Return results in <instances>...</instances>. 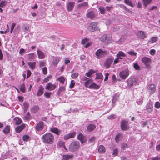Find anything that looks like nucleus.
Returning a JSON list of instances; mask_svg holds the SVG:
<instances>
[{
	"label": "nucleus",
	"mask_w": 160,
	"mask_h": 160,
	"mask_svg": "<svg viewBox=\"0 0 160 160\" xmlns=\"http://www.w3.org/2000/svg\"><path fill=\"white\" fill-rule=\"evenodd\" d=\"M58 80L62 84H63L65 81V78L63 76H61L58 78Z\"/></svg>",
	"instance_id": "ea45409f"
},
{
	"label": "nucleus",
	"mask_w": 160,
	"mask_h": 160,
	"mask_svg": "<svg viewBox=\"0 0 160 160\" xmlns=\"http://www.w3.org/2000/svg\"><path fill=\"white\" fill-rule=\"evenodd\" d=\"M103 78V76L101 73H98L96 74V79L102 80Z\"/></svg>",
	"instance_id": "4c0bfd02"
},
{
	"label": "nucleus",
	"mask_w": 160,
	"mask_h": 160,
	"mask_svg": "<svg viewBox=\"0 0 160 160\" xmlns=\"http://www.w3.org/2000/svg\"><path fill=\"white\" fill-rule=\"evenodd\" d=\"M148 92L151 94L153 93L156 90V87L154 84H150L148 86Z\"/></svg>",
	"instance_id": "f8f14e48"
},
{
	"label": "nucleus",
	"mask_w": 160,
	"mask_h": 160,
	"mask_svg": "<svg viewBox=\"0 0 160 160\" xmlns=\"http://www.w3.org/2000/svg\"><path fill=\"white\" fill-rule=\"evenodd\" d=\"M23 140L24 141H27L29 138V137L28 135H25L22 137Z\"/></svg>",
	"instance_id": "680f3d73"
},
{
	"label": "nucleus",
	"mask_w": 160,
	"mask_h": 160,
	"mask_svg": "<svg viewBox=\"0 0 160 160\" xmlns=\"http://www.w3.org/2000/svg\"><path fill=\"white\" fill-rule=\"evenodd\" d=\"M47 68L46 67H44L42 69V71L43 72V74H47Z\"/></svg>",
	"instance_id": "0e129e2a"
},
{
	"label": "nucleus",
	"mask_w": 160,
	"mask_h": 160,
	"mask_svg": "<svg viewBox=\"0 0 160 160\" xmlns=\"http://www.w3.org/2000/svg\"><path fill=\"white\" fill-rule=\"evenodd\" d=\"M142 61L146 67L150 66L151 62V59L147 57H144L142 58Z\"/></svg>",
	"instance_id": "1a4fd4ad"
},
{
	"label": "nucleus",
	"mask_w": 160,
	"mask_h": 160,
	"mask_svg": "<svg viewBox=\"0 0 160 160\" xmlns=\"http://www.w3.org/2000/svg\"><path fill=\"white\" fill-rule=\"evenodd\" d=\"M73 157L72 155H65L62 156V160H68Z\"/></svg>",
	"instance_id": "a878e982"
},
{
	"label": "nucleus",
	"mask_w": 160,
	"mask_h": 160,
	"mask_svg": "<svg viewBox=\"0 0 160 160\" xmlns=\"http://www.w3.org/2000/svg\"><path fill=\"white\" fill-rule=\"evenodd\" d=\"M76 134V132H73L69 133L68 134V135L69 136V137L70 138H73L75 135Z\"/></svg>",
	"instance_id": "a19ab883"
},
{
	"label": "nucleus",
	"mask_w": 160,
	"mask_h": 160,
	"mask_svg": "<svg viewBox=\"0 0 160 160\" xmlns=\"http://www.w3.org/2000/svg\"><path fill=\"white\" fill-rule=\"evenodd\" d=\"M51 77V75L48 76L46 78L44 79V81L46 82L49 81V79Z\"/></svg>",
	"instance_id": "69168bd1"
},
{
	"label": "nucleus",
	"mask_w": 160,
	"mask_h": 160,
	"mask_svg": "<svg viewBox=\"0 0 160 160\" xmlns=\"http://www.w3.org/2000/svg\"><path fill=\"white\" fill-rule=\"evenodd\" d=\"M143 101V99L142 98H140L138 100H137V102L138 104H141Z\"/></svg>",
	"instance_id": "e2e57ef3"
},
{
	"label": "nucleus",
	"mask_w": 160,
	"mask_h": 160,
	"mask_svg": "<svg viewBox=\"0 0 160 160\" xmlns=\"http://www.w3.org/2000/svg\"><path fill=\"white\" fill-rule=\"evenodd\" d=\"M121 128L122 130H128L129 128L128 122L125 120H122L121 122Z\"/></svg>",
	"instance_id": "0eeeda50"
},
{
	"label": "nucleus",
	"mask_w": 160,
	"mask_h": 160,
	"mask_svg": "<svg viewBox=\"0 0 160 160\" xmlns=\"http://www.w3.org/2000/svg\"><path fill=\"white\" fill-rule=\"evenodd\" d=\"M64 144V142L62 141H59L58 142V145L60 147H63L65 149H66Z\"/></svg>",
	"instance_id": "58836bf2"
},
{
	"label": "nucleus",
	"mask_w": 160,
	"mask_h": 160,
	"mask_svg": "<svg viewBox=\"0 0 160 160\" xmlns=\"http://www.w3.org/2000/svg\"><path fill=\"white\" fill-rule=\"evenodd\" d=\"M87 16L88 18L91 19H93L95 17V15L93 12H90L87 14Z\"/></svg>",
	"instance_id": "393cba45"
},
{
	"label": "nucleus",
	"mask_w": 160,
	"mask_h": 160,
	"mask_svg": "<svg viewBox=\"0 0 160 160\" xmlns=\"http://www.w3.org/2000/svg\"><path fill=\"white\" fill-rule=\"evenodd\" d=\"M89 88H92L96 89H98L99 88V86L96 84L94 82H92L89 87Z\"/></svg>",
	"instance_id": "cd10ccee"
},
{
	"label": "nucleus",
	"mask_w": 160,
	"mask_h": 160,
	"mask_svg": "<svg viewBox=\"0 0 160 160\" xmlns=\"http://www.w3.org/2000/svg\"><path fill=\"white\" fill-rule=\"evenodd\" d=\"M75 85V82L73 80H72L71 81V83L69 85V87L72 88L74 87Z\"/></svg>",
	"instance_id": "bf43d9fd"
},
{
	"label": "nucleus",
	"mask_w": 160,
	"mask_h": 160,
	"mask_svg": "<svg viewBox=\"0 0 160 160\" xmlns=\"http://www.w3.org/2000/svg\"><path fill=\"white\" fill-rule=\"evenodd\" d=\"M100 40L102 42H105L109 43L111 41L112 38L110 35L105 34L101 37Z\"/></svg>",
	"instance_id": "20e7f679"
},
{
	"label": "nucleus",
	"mask_w": 160,
	"mask_h": 160,
	"mask_svg": "<svg viewBox=\"0 0 160 160\" xmlns=\"http://www.w3.org/2000/svg\"><path fill=\"white\" fill-rule=\"evenodd\" d=\"M30 114L29 112H28L27 114L24 116V119L25 120H28L30 118Z\"/></svg>",
	"instance_id": "de8ad7c7"
},
{
	"label": "nucleus",
	"mask_w": 160,
	"mask_h": 160,
	"mask_svg": "<svg viewBox=\"0 0 160 160\" xmlns=\"http://www.w3.org/2000/svg\"><path fill=\"white\" fill-rule=\"evenodd\" d=\"M146 109L149 112H152L153 110L152 104L150 103H148L146 106Z\"/></svg>",
	"instance_id": "a211bd4d"
},
{
	"label": "nucleus",
	"mask_w": 160,
	"mask_h": 160,
	"mask_svg": "<svg viewBox=\"0 0 160 160\" xmlns=\"http://www.w3.org/2000/svg\"><path fill=\"white\" fill-rule=\"evenodd\" d=\"M79 74L78 73L76 72L72 74L71 75V77L73 79L76 78L78 76Z\"/></svg>",
	"instance_id": "864d4df0"
},
{
	"label": "nucleus",
	"mask_w": 160,
	"mask_h": 160,
	"mask_svg": "<svg viewBox=\"0 0 160 160\" xmlns=\"http://www.w3.org/2000/svg\"><path fill=\"white\" fill-rule=\"evenodd\" d=\"M99 10L101 13L104 14L106 10V8L102 7H100L99 8Z\"/></svg>",
	"instance_id": "603ef678"
},
{
	"label": "nucleus",
	"mask_w": 160,
	"mask_h": 160,
	"mask_svg": "<svg viewBox=\"0 0 160 160\" xmlns=\"http://www.w3.org/2000/svg\"><path fill=\"white\" fill-rule=\"evenodd\" d=\"M28 58L29 59H33L34 58V54L33 53L28 54Z\"/></svg>",
	"instance_id": "5fc2aeb1"
},
{
	"label": "nucleus",
	"mask_w": 160,
	"mask_h": 160,
	"mask_svg": "<svg viewBox=\"0 0 160 160\" xmlns=\"http://www.w3.org/2000/svg\"><path fill=\"white\" fill-rule=\"evenodd\" d=\"M157 40V38L156 37H153L148 41V42L150 43H152L155 42Z\"/></svg>",
	"instance_id": "c03bdc74"
},
{
	"label": "nucleus",
	"mask_w": 160,
	"mask_h": 160,
	"mask_svg": "<svg viewBox=\"0 0 160 160\" xmlns=\"http://www.w3.org/2000/svg\"><path fill=\"white\" fill-rule=\"evenodd\" d=\"M94 71L93 70L90 69L88 71V72L86 73V75L88 77H90L91 75L94 73Z\"/></svg>",
	"instance_id": "c9c22d12"
},
{
	"label": "nucleus",
	"mask_w": 160,
	"mask_h": 160,
	"mask_svg": "<svg viewBox=\"0 0 160 160\" xmlns=\"http://www.w3.org/2000/svg\"><path fill=\"white\" fill-rule=\"evenodd\" d=\"M10 126L8 125L3 130V132L5 134H7L10 132Z\"/></svg>",
	"instance_id": "c756f323"
},
{
	"label": "nucleus",
	"mask_w": 160,
	"mask_h": 160,
	"mask_svg": "<svg viewBox=\"0 0 160 160\" xmlns=\"http://www.w3.org/2000/svg\"><path fill=\"white\" fill-rule=\"evenodd\" d=\"M39 109V108L38 106H34L31 108V112H32L33 113H35L37 112Z\"/></svg>",
	"instance_id": "b1692460"
},
{
	"label": "nucleus",
	"mask_w": 160,
	"mask_h": 160,
	"mask_svg": "<svg viewBox=\"0 0 160 160\" xmlns=\"http://www.w3.org/2000/svg\"><path fill=\"white\" fill-rule=\"evenodd\" d=\"M107 118L108 119H111L116 118V116L115 114H113L108 116L107 117Z\"/></svg>",
	"instance_id": "09e8293b"
},
{
	"label": "nucleus",
	"mask_w": 160,
	"mask_h": 160,
	"mask_svg": "<svg viewBox=\"0 0 160 160\" xmlns=\"http://www.w3.org/2000/svg\"><path fill=\"white\" fill-rule=\"evenodd\" d=\"M152 160H160V157H156L151 158Z\"/></svg>",
	"instance_id": "774afa93"
},
{
	"label": "nucleus",
	"mask_w": 160,
	"mask_h": 160,
	"mask_svg": "<svg viewBox=\"0 0 160 160\" xmlns=\"http://www.w3.org/2000/svg\"><path fill=\"white\" fill-rule=\"evenodd\" d=\"M77 138L78 139L80 140L82 143L85 142L86 141L85 137L81 133H79L77 136Z\"/></svg>",
	"instance_id": "dca6fc26"
},
{
	"label": "nucleus",
	"mask_w": 160,
	"mask_h": 160,
	"mask_svg": "<svg viewBox=\"0 0 160 160\" xmlns=\"http://www.w3.org/2000/svg\"><path fill=\"white\" fill-rule=\"evenodd\" d=\"M76 134V132H73L69 133L68 134V135L69 136V137L70 138H73L75 135Z\"/></svg>",
	"instance_id": "79ce46f5"
},
{
	"label": "nucleus",
	"mask_w": 160,
	"mask_h": 160,
	"mask_svg": "<svg viewBox=\"0 0 160 160\" xmlns=\"http://www.w3.org/2000/svg\"><path fill=\"white\" fill-rule=\"evenodd\" d=\"M51 94V92H45L44 93V95L47 98H50Z\"/></svg>",
	"instance_id": "6e6d98bb"
},
{
	"label": "nucleus",
	"mask_w": 160,
	"mask_h": 160,
	"mask_svg": "<svg viewBox=\"0 0 160 160\" xmlns=\"http://www.w3.org/2000/svg\"><path fill=\"white\" fill-rule=\"evenodd\" d=\"M121 136V134L120 133L117 134L115 137V140L117 142H118L119 141L120 138Z\"/></svg>",
	"instance_id": "8fccbe9b"
},
{
	"label": "nucleus",
	"mask_w": 160,
	"mask_h": 160,
	"mask_svg": "<svg viewBox=\"0 0 160 160\" xmlns=\"http://www.w3.org/2000/svg\"><path fill=\"white\" fill-rule=\"evenodd\" d=\"M14 123L16 125L19 124L22 122L21 119L18 117H16L14 118Z\"/></svg>",
	"instance_id": "5701e85b"
},
{
	"label": "nucleus",
	"mask_w": 160,
	"mask_h": 160,
	"mask_svg": "<svg viewBox=\"0 0 160 160\" xmlns=\"http://www.w3.org/2000/svg\"><path fill=\"white\" fill-rule=\"evenodd\" d=\"M138 36L141 39H142L146 37L145 32L142 31H139L138 33Z\"/></svg>",
	"instance_id": "412c9836"
},
{
	"label": "nucleus",
	"mask_w": 160,
	"mask_h": 160,
	"mask_svg": "<svg viewBox=\"0 0 160 160\" xmlns=\"http://www.w3.org/2000/svg\"><path fill=\"white\" fill-rule=\"evenodd\" d=\"M124 2L126 4L131 7H133L134 6V5H133L132 2L130 0H125Z\"/></svg>",
	"instance_id": "e433bc0d"
},
{
	"label": "nucleus",
	"mask_w": 160,
	"mask_h": 160,
	"mask_svg": "<svg viewBox=\"0 0 160 160\" xmlns=\"http://www.w3.org/2000/svg\"><path fill=\"white\" fill-rule=\"evenodd\" d=\"M66 89L65 87H61L58 89L57 92V94L59 95L61 92H64L65 91Z\"/></svg>",
	"instance_id": "7c9ffc66"
},
{
	"label": "nucleus",
	"mask_w": 160,
	"mask_h": 160,
	"mask_svg": "<svg viewBox=\"0 0 160 160\" xmlns=\"http://www.w3.org/2000/svg\"><path fill=\"white\" fill-rule=\"evenodd\" d=\"M44 88L42 87H40L38 90L37 95L39 96L42 95L43 93Z\"/></svg>",
	"instance_id": "c85d7f7f"
},
{
	"label": "nucleus",
	"mask_w": 160,
	"mask_h": 160,
	"mask_svg": "<svg viewBox=\"0 0 160 160\" xmlns=\"http://www.w3.org/2000/svg\"><path fill=\"white\" fill-rule=\"evenodd\" d=\"M92 82L91 79L89 78H88V79H87V81L85 82L84 85L86 87H88V85L89 83H91Z\"/></svg>",
	"instance_id": "37998d69"
},
{
	"label": "nucleus",
	"mask_w": 160,
	"mask_h": 160,
	"mask_svg": "<svg viewBox=\"0 0 160 160\" xmlns=\"http://www.w3.org/2000/svg\"><path fill=\"white\" fill-rule=\"evenodd\" d=\"M50 131L58 135H60L61 132V130H59L58 128L55 127L50 128Z\"/></svg>",
	"instance_id": "f3484780"
},
{
	"label": "nucleus",
	"mask_w": 160,
	"mask_h": 160,
	"mask_svg": "<svg viewBox=\"0 0 160 160\" xmlns=\"http://www.w3.org/2000/svg\"><path fill=\"white\" fill-rule=\"evenodd\" d=\"M116 56L119 58L120 59H122V58L121 57H125L126 56L125 54L122 51H119L118 53L116 55Z\"/></svg>",
	"instance_id": "bb28decb"
},
{
	"label": "nucleus",
	"mask_w": 160,
	"mask_h": 160,
	"mask_svg": "<svg viewBox=\"0 0 160 160\" xmlns=\"http://www.w3.org/2000/svg\"><path fill=\"white\" fill-rule=\"evenodd\" d=\"M113 61V59L109 58L107 59L104 63V66L107 68H108L110 67Z\"/></svg>",
	"instance_id": "9d476101"
},
{
	"label": "nucleus",
	"mask_w": 160,
	"mask_h": 160,
	"mask_svg": "<svg viewBox=\"0 0 160 160\" xmlns=\"http://www.w3.org/2000/svg\"><path fill=\"white\" fill-rule=\"evenodd\" d=\"M25 125L23 124L19 126H18L15 128V130L17 132H21L24 128Z\"/></svg>",
	"instance_id": "6ab92c4d"
},
{
	"label": "nucleus",
	"mask_w": 160,
	"mask_h": 160,
	"mask_svg": "<svg viewBox=\"0 0 160 160\" xmlns=\"http://www.w3.org/2000/svg\"><path fill=\"white\" fill-rule=\"evenodd\" d=\"M128 53L130 55L132 56H136L137 53L133 51L128 52Z\"/></svg>",
	"instance_id": "4d7b16f0"
},
{
	"label": "nucleus",
	"mask_w": 160,
	"mask_h": 160,
	"mask_svg": "<svg viewBox=\"0 0 160 160\" xmlns=\"http://www.w3.org/2000/svg\"><path fill=\"white\" fill-rule=\"evenodd\" d=\"M129 74V71L127 69L119 73V76L122 79H125L128 77Z\"/></svg>",
	"instance_id": "39448f33"
},
{
	"label": "nucleus",
	"mask_w": 160,
	"mask_h": 160,
	"mask_svg": "<svg viewBox=\"0 0 160 160\" xmlns=\"http://www.w3.org/2000/svg\"><path fill=\"white\" fill-rule=\"evenodd\" d=\"M97 23L96 22H92L88 26V28L89 31L94 32L98 30Z\"/></svg>",
	"instance_id": "6e6552de"
},
{
	"label": "nucleus",
	"mask_w": 160,
	"mask_h": 160,
	"mask_svg": "<svg viewBox=\"0 0 160 160\" xmlns=\"http://www.w3.org/2000/svg\"><path fill=\"white\" fill-rule=\"evenodd\" d=\"M29 29V27L28 24H24L22 27V29L23 32H26L28 31Z\"/></svg>",
	"instance_id": "473e14b6"
},
{
	"label": "nucleus",
	"mask_w": 160,
	"mask_h": 160,
	"mask_svg": "<svg viewBox=\"0 0 160 160\" xmlns=\"http://www.w3.org/2000/svg\"><path fill=\"white\" fill-rule=\"evenodd\" d=\"M56 88V85L55 84H52L50 82L48 83L45 86V89L50 91L54 90Z\"/></svg>",
	"instance_id": "9b49d317"
},
{
	"label": "nucleus",
	"mask_w": 160,
	"mask_h": 160,
	"mask_svg": "<svg viewBox=\"0 0 160 160\" xmlns=\"http://www.w3.org/2000/svg\"><path fill=\"white\" fill-rule=\"evenodd\" d=\"M80 146L79 142L77 141L72 142L69 145V149L72 152H74L77 150Z\"/></svg>",
	"instance_id": "7ed1b4c3"
},
{
	"label": "nucleus",
	"mask_w": 160,
	"mask_h": 160,
	"mask_svg": "<svg viewBox=\"0 0 160 160\" xmlns=\"http://www.w3.org/2000/svg\"><path fill=\"white\" fill-rule=\"evenodd\" d=\"M96 128V126L94 124H89L87 128V131L89 132L93 131Z\"/></svg>",
	"instance_id": "4be33fe9"
},
{
	"label": "nucleus",
	"mask_w": 160,
	"mask_h": 160,
	"mask_svg": "<svg viewBox=\"0 0 160 160\" xmlns=\"http://www.w3.org/2000/svg\"><path fill=\"white\" fill-rule=\"evenodd\" d=\"M43 127V122L42 121H40L36 126L35 128L36 131H40L42 130Z\"/></svg>",
	"instance_id": "4468645a"
},
{
	"label": "nucleus",
	"mask_w": 160,
	"mask_h": 160,
	"mask_svg": "<svg viewBox=\"0 0 160 160\" xmlns=\"http://www.w3.org/2000/svg\"><path fill=\"white\" fill-rule=\"evenodd\" d=\"M95 54L97 58H100L104 57L106 54V52L105 51L99 49L97 51Z\"/></svg>",
	"instance_id": "423d86ee"
},
{
	"label": "nucleus",
	"mask_w": 160,
	"mask_h": 160,
	"mask_svg": "<svg viewBox=\"0 0 160 160\" xmlns=\"http://www.w3.org/2000/svg\"><path fill=\"white\" fill-rule=\"evenodd\" d=\"M152 0H143V5L146 7L148 4L150 3Z\"/></svg>",
	"instance_id": "49530a36"
},
{
	"label": "nucleus",
	"mask_w": 160,
	"mask_h": 160,
	"mask_svg": "<svg viewBox=\"0 0 160 160\" xmlns=\"http://www.w3.org/2000/svg\"><path fill=\"white\" fill-rule=\"evenodd\" d=\"M19 89L22 92H25L26 89L25 88V84L24 83L21 85L20 86Z\"/></svg>",
	"instance_id": "f704fd0d"
},
{
	"label": "nucleus",
	"mask_w": 160,
	"mask_h": 160,
	"mask_svg": "<svg viewBox=\"0 0 160 160\" xmlns=\"http://www.w3.org/2000/svg\"><path fill=\"white\" fill-rule=\"evenodd\" d=\"M138 81V79L136 77H130L127 80L128 86L129 88H130L134 85H136Z\"/></svg>",
	"instance_id": "f03ea898"
},
{
	"label": "nucleus",
	"mask_w": 160,
	"mask_h": 160,
	"mask_svg": "<svg viewBox=\"0 0 160 160\" xmlns=\"http://www.w3.org/2000/svg\"><path fill=\"white\" fill-rule=\"evenodd\" d=\"M75 5V3L73 2H69L66 4L67 10L68 11H71Z\"/></svg>",
	"instance_id": "ddd939ff"
},
{
	"label": "nucleus",
	"mask_w": 160,
	"mask_h": 160,
	"mask_svg": "<svg viewBox=\"0 0 160 160\" xmlns=\"http://www.w3.org/2000/svg\"><path fill=\"white\" fill-rule=\"evenodd\" d=\"M155 107L157 109L159 108L160 107V103L158 102H156L155 104Z\"/></svg>",
	"instance_id": "052dcab7"
},
{
	"label": "nucleus",
	"mask_w": 160,
	"mask_h": 160,
	"mask_svg": "<svg viewBox=\"0 0 160 160\" xmlns=\"http://www.w3.org/2000/svg\"><path fill=\"white\" fill-rule=\"evenodd\" d=\"M7 4L6 2L4 1H2L0 3V8H3L5 7Z\"/></svg>",
	"instance_id": "3c124183"
},
{
	"label": "nucleus",
	"mask_w": 160,
	"mask_h": 160,
	"mask_svg": "<svg viewBox=\"0 0 160 160\" xmlns=\"http://www.w3.org/2000/svg\"><path fill=\"white\" fill-rule=\"evenodd\" d=\"M42 138L43 142L45 144H52L54 142L53 135L50 133H47L44 134Z\"/></svg>",
	"instance_id": "f257e3e1"
},
{
	"label": "nucleus",
	"mask_w": 160,
	"mask_h": 160,
	"mask_svg": "<svg viewBox=\"0 0 160 160\" xmlns=\"http://www.w3.org/2000/svg\"><path fill=\"white\" fill-rule=\"evenodd\" d=\"M37 54L38 58L42 59L45 57V55L44 52L40 50H38L37 51Z\"/></svg>",
	"instance_id": "2eb2a0df"
},
{
	"label": "nucleus",
	"mask_w": 160,
	"mask_h": 160,
	"mask_svg": "<svg viewBox=\"0 0 160 160\" xmlns=\"http://www.w3.org/2000/svg\"><path fill=\"white\" fill-rule=\"evenodd\" d=\"M133 66L136 70H139L140 69L139 66L137 63H135L133 65Z\"/></svg>",
	"instance_id": "13d9d810"
},
{
	"label": "nucleus",
	"mask_w": 160,
	"mask_h": 160,
	"mask_svg": "<svg viewBox=\"0 0 160 160\" xmlns=\"http://www.w3.org/2000/svg\"><path fill=\"white\" fill-rule=\"evenodd\" d=\"M59 61V58H56L54 59L52 62L53 65H56L58 63Z\"/></svg>",
	"instance_id": "72a5a7b5"
},
{
	"label": "nucleus",
	"mask_w": 160,
	"mask_h": 160,
	"mask_svg": "<svg viewBox=\"0 0 160 160\" xmlns=\"http://www.w3.org/2000/svg\"><path fill=\"white\" fill-rule=\"evenodd\" d=\"M23 105L24 106V111H27L28 108L29 107V104L27 102H24L23 103Z\"/></svg>",
	"instance_id": "a18cd8bd"
},
{
	"label": "nucleus",
	"mask_w": 160,
	"mask_h": 160,
	"mask_svg": "<svg viewBox=\"0 0 160 160\" xmlns=\"http://www.w3.org/2000/svg\"><path fill=\"white\" fill-rule=\"evenodd\" d=\"M98 150L100 153H103L105 152L106 150L104 146L102 145H100L99 147Z\"/></svg>",
	"instance_id": "aec40b11"
},
{
	"label": "nucleus",
	"mask_w": 160,
	"mask_h": 160,
	"mask_svg": "<svg viewBox=\"0 0 160 160\" xmlns=\"http://www.w3.org/2000/svg\"><path fill=\"white\" fill-rule=\"evenodd\" d=\"M79 6L80 7H82L84 6L87 7L88 6V4L86 2H84L82 3L79 4Z\"/></svg>",
	"instance_id": "338daca9"
},
{
	"label": "nucleus",
	"mask_w": 160,
	"mask_h": 160,
	"mask_svg": "<svg viewBox=\"0 0 160 160\" xmlns=\"http://www.w3.org/2000/svg\"><path fill=\"white\" fill-rule=\"evenodd\" d=\"M28 65L32 69H33L35 68L36 62H28Z\"/></svg>",
	"instance_id": "2f4dec72"
}]
</instances>
